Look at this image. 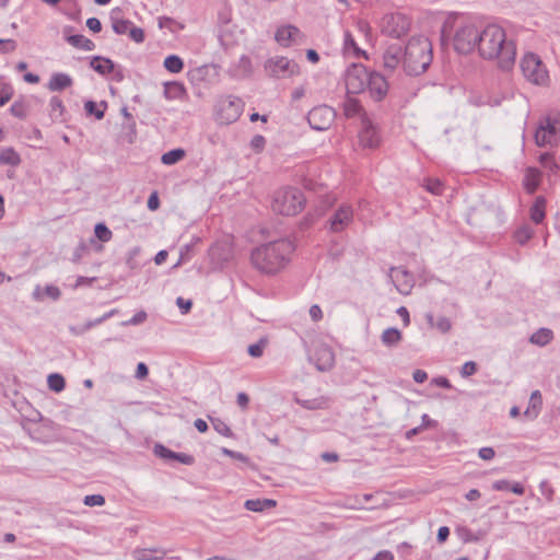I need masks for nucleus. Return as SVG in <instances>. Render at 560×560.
Masks as SVG:
<instances>
[{"instance_id":"nucleus-1","label":"nucleus","mask_w":560,"mask_h":560,"mask_svg":"<svg viewBox=\"0 0 560 560\" xmlns=\"http://www.w3.org/2000/svg\"><path fill=\"white\" fill-rule=\"evenodd\" d=\"M478 52L486 60H497L503 70H510L516 59V47L508 38L504 28L498 24H488L481 31Z\"/></svg>"},{"instance_id":"nucleus-2","label":"nucleus","mask_w":560,"mask_h":560,"mask_svg":"<svg viewBox=\"0 0 560 560\" xmlns=\"http://www.w3.org/2000/svg\"><path fill=\"white\" fill-rule=\"evenodd\" d=\"M294 250L295 245L292 241L280 238L254 248L250 261L258 271L275 275L288 266Z\"/></svg>"},{"instance_id":"nucleus-3","label":"nucleus","mask_w":560,"mask_h":560,"mask_svg":"<svg viewBox=\"0 0 560 560\" xmlns=\"http://www.w3.org/2000/svg\"><path fill=\"white\" fill-rule=\"evenodd\" d=\"M433 59L432 44L423 36L411 37L404 49L402 68L408 75H420Z\"/></svg>"},{"instance_id":"nucleus-4","label":"nucleus","mask_w":560,"mask_h":560,"mask_svg":"<svg viewBox=\"0 0 560 560\" xmlns=\"http://www.w3.org/2000/svg\"><path fill=\"white\" fill-rule=\"evenodd\" d=\"M482 28L469 20H459L454 24L452 44L458 54H470L478 49Z\"/></svg>"},{"instance_id":"nucleus-5","label":"nucleus","mask_w":560,"mask_h":560,"mask_svg":"<svg viewBox=\"0 0 560 560\" xmlns=\"http://www.w3.org/2000/svg\"><path fill=\"white\" fill-rule=\"evenodd\" d=\"M305 205L304 194L298 188H281L273 194L271 209L281 215H295Z\"/></svg>"},{"instance_id":"nucleus-6","label":"nucleus","mask_w":560,"mask_h":560,"mask_svg":"<svg viewBox=\"0 0 560 560\" xmlns=\"http://www.w3.org/2000/svg\"><path fill=\"white\" fill-rule=\"evenodd\" d=\"M523 75L529 82L536 85H546L549 81V74L546 66L538 55L526 52L521 60Z\"/></svg>"},{"instance_id":"nucleus-7","label":"nucleus","mask_w":560,"mask_h":560,"mask_svg":"<svg viewBox=\"0 0 560 560\" xmlns=\"http://www.w3.org/2000/svg\"><path fill=\"white\" fill-rule=\"evenodd\" d=\"M244 103L238 97L229 96L218 102L215 107L217 120L222 125L236 121L242 115Z\"/></svg>"},{"instance_id":"nucleus-8","label":"nucleus","mask_w":560,"mask_h":560,"mask_svg":"<svg viewBox=\"0 0 560 560\" xmlns=\"http://www.w3.org/2000/svg\"><path fill=\"white\" fill-rule=\"evenodd\" d=\"M370 72L361 63H352L345 73V83L348 94H359L366 89Z\"/></svg>"},{"instance_id":"nucleus-9","label":"nucleus","mask_w":560,"mask_h":560,"mask_svg":"<svg viewBox=\"0 0 560 560\" xmlns=\"http://www.w3.org/2000/svg\"><path fill=\"white\" fill-rule=\"evenodd\" d=\"M265 71L271 78L284 79L299 74L300 68L293 60L277 56L265 62Z\"/></svg>"},{"instance_id":"nucleus-10","label":"nucleus","mask_w":560,"mask_h":560,"mask_svg":"<svg viewBox=\"0 0 560 560\" xmlns=\"http://www.w3.org/2000/svg\"><path fill=\"white\" fill-rule=\"evenodd\" d=\"M537 145H557L560 142V118L547 117L535 133Z\"/></svg>"},{"instance_id":"nucleus-11","label":"nucleus","mask_w":560,"mask_h":560,"mask_svg":"<svg viewBox=\"0 0 560 560\" xmlns=\"http://www.w3.org/2000/svg\"><path fill=\"white\" fill-rule=\"evenodd\" d=\"M110 22L113 31L118 35L129 34V37L137 44L144 42V31L141 27L135 26L129 20L121 18V10L116 8L110 12Z\"/></svg>"},{"instance_id":"nucleus-12","label":"nucleus","mask_w":560,"mask_h":560,"mask_svg":"<svg viewBox=\"0 0 560 560\" xmlns=\"http://www.w3.org/2000/svg\"><path fill=\"white\" fill-rule=\"evenodd\" d=\"M336 118L332 107L320 105L312 108L307 115V121L312 129L324 131L329 129Z\"/></svg>"},{"instance_id":"nucleus-13","label":"nucleus","mask_w":560,"mask_h":560,"mask_svg":"<svg viewBox=\"0 0 560 560\" xmlns=\"http://www.w3.org/2000/svg\"><path fill=\"white\" fill-rule=\"evenodd\" d=\"M409 27L410 22L407 16L401 13H393L384 18L382 31L393 38H400L408 33Z\"/></svg>"},{"instance_id":"nucleus-14","label":"nucleus","mask_w":560,"mask_h":560,"mask_svg":"<svg viewBox=\"0 0 560 560\" xmlns=\"http://www.w3.org/2000/svg\"><path fill=\"white\" fill-rule=\"evenodd\" d=\"M353 222V209L350 205H340L330 219L327 221V228L332 233L345 231Z\"/></svg>"},{"instance_id":"nucleus-15","label":"nucleus","mask_w":560,"mask_h":560,"mask_svg":"<svg viewBox=\"0 0 560 560\" xmlns=\"http://www.w3.org/2000/svg\"><path fill=\"white\" fill-rule=\"evenodd\" d=\"M358 137L359 143L363 148L375 149L381 143L378 130L365 113L361 117V129Z\"/></svg>"},{"instance_id":"nucleus-16","label":"nucleus","mask_w":560,"mask_h":560,"mask_svg":"<svg viewBox=\"0 0 560 560\" xmlns=\"http://www.w3.org/2000/svg\"><path fill=\"white\" fill-rule=\"evenodd\" d=\"M308 359L318 371H328L334 366L335 355L332 350L325 343H316L310 351Z\"/></svg>"},{"instance_id":"nucleus-17","label":"nucleus","mask_w":560,"mask_h":560,"mask_svg":"<svg viewBox=\"0 0 560 560\" xmlns=\"http://www.w3.org/2000/svg\"><path fill=\"white\" fill-rule=\"evenodd\" d=\"M390 278L399 293L407 295L411 292L413 288V278L407 270L400 267L393 268Z\"/></svg>"},{"instance_id":"nucleus-18","label":"nucleus","mask_w":560,"mask_h":560,"mask_svg":"<svg viewBox=\"0 0 560 560\" xmlns=\"http://www.w3.org/2000/svg\"><path fill=\"white\" fill-rule=\"evenodd\" d=\"M366 89L375 101H381L385 97L388 91V84L385 78L378 72H371Z\"/></svg>"},{"instance_id":"nucleus-19","label":"nucleus","mask_w":560,"mask_h":560,"mask_svg":"<svg viewBox=\"0 0 560 560\" xmlns=\"http://www.w3.org/2000/svg\"><path fill=\"white\" fill-rule=\"evenodd\" d=\"M275 37L281 46L288 47L292 44L300 43L303 35L296 26L284 25L277 30Z\"/></svg>"},{"instance_id":"nucleus-20","label":"nucleus","mask_w":560,"mask_h":560,"mask_svg":"<svg viewBox=\"0 0 560 560\" xmlns=\"http://www.w3.org/2000/svg\"><path fill=\"white\" fill-rule=\"evenodd\" d=\"M404 49L399 45H390L383 54L384 68L390 72L396 70L398 66H402Z\"/></svg>"},{"instance_id":"nucleus-21","label":"nucleus","mask_w":560,"mask_h":560,"mask_svg":"<svg viewBox=\"0 0 560 560\" xmlns=\"http://www.w3.org/2000/svg\"><path fill=\"white\" fill-rule=\"evenodd\" d=\"M154 453L164 459H174L184 465H192L195 462L194 456L185 454V453L173 452L170 448H167L161 444L155 445Z\"/></svg>"},{"instance_id":"nucleus-22","label":"nucleus","mask_w":560,"mask_h":560,"mask_svg":"<svg viewBox=\"0 0 560 560\" xmlns=\"http://www.w3.org/2000/svg\"><path fill=\"white\" fill-rule=\"evenodd\" d=\"M166 556V551L162 548H136L132 557L136 560H162Z\"/></svg>"},{"instance_id":"nucleus-23","label":"nucleus","mask_w":560,"mask_h":560,"mask_svg":"<svg viewBox=\"0 0 560 560\" xmlns=\"http://www.w3.org/2000/svg\"><path fill=\"white\" fill-rule=\"evenodd\" d=\"M542 406V397L539 390H534L530 394L528 406L524 411V416L530 420H534L540 413Z\"/></svg>"},{"instance_id":"nucleus-24","label":"nucleus","mask_w":560,"mask_h":560,"mask_svg":"<svg viewBox=\"0 0 560 560\" xmlns=\"http://www.w3.org/2000/svg\"><path fill=\"white\" fill-rule=\"evenodd\" d=\"M72 85V79L69 74L58 72L50 77L48 89L52 92L62 91Z\"/></svg>"},{"instance_id":"nucleus-25","label":"nucleus","mask_w":560,"mask_h":560,"mask_svg":"<svg viewBox=\"0 0 560 560\" xmlns=\"http://www.w3.org/2000/svg\"><path fill=\"white\" fill-rule=\"evenodd\" d=\"M427 323L431 328L439 330L441 334H447L452 329V322L445 316L434 317L433 314L425 315Z\"/></svg>"},{"instance_id":"nucleus-26","label":"nucleus","mask_w":560,"mask_h":560,"mask_svg":"<svg viewBox=\"0 0 560 560\" xmlns=\"http://www.w3.org/2000/svg\"><path fill=\"white\" fill-rule=\"evenodd\" d=\"M295 402L307 410L326 409L329 406V399L325 396H318L311 399L295 398Z\"/></svg>"},{"instance_id":"nucleus-27","label":"nucleus","mask_w":560,"mask_h":560,"mask_svg":"<svg viewBox=\"0 0 560 560\" xmlns=\"http://www.w3.org/2000/svg\"><path fill=\"white\" fill-rule=\"evenodd\" d=\"M343 52L347 55V56H353L355 58H359V57H364L366 58V52L364 50H362L358 44L355 43L353 36L349 33V32H346L345 33V38H343Z\"/></svg>"},{"instance_id":"nucleus-28","label":"nucleus","mask_w":560,"mask_h":560,"mask_svg":"<svg viewBox=\"0 0 560 560\" xmlns=\"http://www.w3.org/2000/svg\"><path fill=\"white\" fill-rule=\"evenodd\" d=\"M276 505L277 502L272 499H249L244 503L245 509L253 512H262L267 509H272Z\"/></svg>"},{"instance_id":"nucleus-29","label":"nucleus","mask_w":560,"mask_h":560,"mask_svg":"<svg viewBox=\"0 0 560 560\" xmlns=\"http://www.w3.org/2000/svg\"><path fill=\"white\" fill-rule=\"evenodd\" d=\"M90 66L94 71L103 75L113 72L115 68V65L110 59L100 56L93 57Z\"/></svg>"},{"instance_id":"nucleus-30","label":"nucleus","mask_w":560,"mask_h":560,"mask_svg":"<svg viewBox=\"0 0 560 560\" xmlns=\"http://www.w3.org/2000/svg\"><path fill=\"white\" fill-rule=\"evenodd\" d=\"M540 172L536 168H527L524 177V187L528 194H534L540 184Z\"/></svg>"},{"instance_id":"nucleus-31","label":"nucleus","mask_w":560,"mask_h":560,"mask_svg":"<svg viewBox=\"0 0 560 560\" xmlns=\"http://www.w3.org/2000/svg\"><path fill=\"white\" fill-rule=\"evenodd\" d=\"M21 161L20 154L12 147L0 149V164L18 166Z\"/></svg>"},{"instance_id":"nucleus-32","label":"nucleus","mask_w":560,"mask_h":560,"mask_svg":"<svg viewBox=\"0 0 560 560\" xmlns=\"http://www.w3.org/2000/svg\"><path fill=\"white\" fill-rule=\"evenodd\" d=\"M342 109H343V115L347 118H353V117L359 116V115L362 117V115H363V114H361L362 113V106H361L360 102L357 98H353V97H350V96H348L343 101Z\"/></svg>"},{"instance_id":"nucleus-33","label":"nucleus","mask_w":560,"mask_h":560,"mask_svg":"<svg viewBox=\"0 0 560 560\" xmlns=\"http://www.w3.org/2000/svg\"><path fill=\"white\" fill-rule=\"evenodd\" d=\"M546 201L544 197H537L534 205L530 207V219L536 224H539L545 219Z\"/></svg>"},{"instance_id":"nucleus-34","label":"nucleus","mask_w":560,"mask_h":560,"mask_svg":"<svg viewBox=\"0 0 560 560\" xmlns=\"http://www.w3.org/2000/svg\"><path fill=\"white\" fill-rule=\"evenodd\" d=\"M553 339V332L549 328H539L537 331H535L530 338L529 341L537 346H546Z\"/></svg>"},{"instance_id":"nucleus-35","label":"nucleus","mask_w":560,"mask_h":560,"mask_svg":"<svg viewBox=\"0 0 560 560\" xmlns=\"http://www.w3.org/2000/svg\"><path fill=\"white\" fill-rule=\"evenodd\" d=\"M67 42L75 48L91 51L95 48V44L83 35H71L67 38Z\"/></svg>"},{"instance_id":"nucleus-36","label":"nucleus","mask_w":560,"mask_h":560,"mask_svg":"<svg viewBox=\"0 0 560 560\" xmlns=\"http://www.w3.org/2000/svg\"><path fill=\"white\" fill-rule=\"evenodd\" d=\"M185 94V88L182 83L171 82L165 83L164 96L167 100L179 98Z\"/></svg>"},{"instance_id":"nucleus-37","label":"nucleus","mask_w":560,"mask_h":560,"mask_svg":"<svg viewBox=\"0 0 560 560\" xmlns=\"http://www.w3.org/2000/svg\"><path fill=\"white\" fill-rule=\"evenodd\" d=\"M382 342L385 346H396L401 340V332L396 328H387L382 334Z\"/></svg>"},{"instance_id":"nucleus-38","label":"nucleus","mask_w":560,"mask_h":560,"mask_svg":"<svg viewBox=\"0 0 560 560\" xmlns=\"http://www.w3.org/2000/svg\"><path fill=\"white\" fill-rule=\"evenodd\" d=\"M107 107L106 102H101L100 107H97L96 103L93 101H88L84 104V109L89 115L95 116L96 119H102L105 115V109Z\"/></svg>"},{"instance_id":"nucleus-39","label":"nucleus","mask_w":560,"mask_h":560,"mask_svg":"<svg viewBox=\"0 0 560 560\" xmlns=\"http://www.w3.org/2000/svg\"><path fill=\"white\" fill-rule=\"evenodd\" d=\"M164 67L172 73H179L184 68V62L178 56L171 55L164 59Z\"/></svg>"},{"instance_id":"nucleus-40","label":"nucleus","mask_w":560,"mask_h":560,"mask_svg":"<svg viewBox=\"0 0 560 560\" xmlns=\"http://www.w3.org/2000/svg\"><path fill=\"white\" fill-rule=\"evenodd\" d=\"M185 156V151L183 149H174L168 152H165L161 161L165 165H173L179 162Z\"/></svg>"},{"instance_id":"nucleus-41","label":"nucleus","mask_w":560,"mask_h":560,"mask_svg":"<svg viewBox=\"0 0 560 560\" xmlns=\"http://www.w3.org/2000/svg\"><path fill=\"white\" fill-rule=\"evenodd\" d=\"M47 383H48L49 389H51L56 393L61 392L66 386L63 376L60 374H57V373L50 374L47 378Z\"/></svg>"},{"instance_id":"nucleus-42","label":"nucleus","mask_w":560,"mask_h":560,"mask_svg":"<svg viewBox=\"0 0 560 560\" xmlns=\"http://www.w3.org/2000/svg\"><path fill=\"white\" fill-rule=\"evenodd\" d=\"M533 235H534L533 229L528 225H523L516 230L514 237L518 244L523 245L527 241H529L533 237Z\"/></svg>"},{"instance_id":"nucleus-43","label":"nucleus","mask_w":560,"mask_h":560,"mask_svg":"<svg viewBox=\"0 0 560 560\" xmlns=\"http://www.w3.org/2000/svg\"><path fill=\"white\" fill-rule=\"evenodd\" d=\"M49 107H50V116L52 118H59L62 116L63 113V103L60 97L52 96L49 101Z\"/></svg>"},{"instance_id":"nucleus-44","label":"nucleus","mask_w":560,"mask_h":560,"mask_svg":"<svg viewBox=\"0 0 560 560\" xmlns=\"http://www.w3.org/2000/svg\"><path fill=\"white\" fill-rule=\"evenodd\" d=\"M94 232L95 236L103 243L109 242L113 237L112 231L104 223H97Z\"/></svg>"},{"instance_id":"nucleus-45","label":"nucleus","mask_w":560,"mask_h":560,"mask_svg":"<svg viewBox=\"0 0 560 560\" xmlns=\"http://www.w3.org/2000/svg\"><path fill=\"white\" fill-rule=\"evenodd\" d=\"M267 343V339L261 338L258 342L249 345L247 348L248 354L253 358H260L264 354Z\"/></svg>"},{"instance_id":"nucleus-46","label":"nucleus","mask_w":560,"mask_h":560,"mask_svg":"<svg viewBox=\"0 0 560 560\" xmlns=\"http://www.w3.org/2000/svg\"><path fill=\"white\" fill-rule=\"evenodd\" d=\"M424 187L428 191L436 196L442 195L444 190L443 184L436 178H428L425 180Z\"/></svg>"},{"instance_id":"nucleus-47","label":"nucleus","mask_w":560,"mask_h":560,"mask_svg":"<svg viewBox=\"0 0 560 560\" xmlns=\"http://www.w3.org/2000/svg\"><path fill=\"white\" fill-rule=\"evenodd\" d=\"M83 503L88 506H102L105 504V498L102 494L85 495Z\"/></svg>"},{"instance_id":"nucleus-48","label":"nucleus","mask_w":560,"mask_h":560,"mask_svg":"<svg viewBox=\"0 0 560 560\" xmlns=\"http://www.w3.org/2000/svg\"><path fill=\"white\" fill-rule=\"evenodd\" d=\"M539 161L545 168H548L552 173H555L558 168V165L553 161L552 155L549 153L541 154Z\"/></svg>"},{"instance_id":"nucleus-49","label":"nucleus","mask_w":560,"mask_h":560,"mask_svg":"<svg viewBox=\"0 0 560 560\" xmlns=\"http://www.w3.org/2000/svg\"><path fill=\"white\" fill-rule=\"evenodd\" d=\"M147 319V313L144 311H140L137 314H135L130 319L122 322V326H129V325H139L143 323Z\"/></svg>"},{"instance_id":"nucleus-50","label":"nucleus","mask_w":560,"mask_h":560,"mask_svg":"<svg viewBox=\"0 0 560 560\" xmlns=\"http://www.w3.org/2000/svg\"><path fill=\"white\" fill-rule=\"evenodd\" d=\"M265 144H266V140L260 135L254 136L253 139L250 140V147L256 152L262 151V149L265 148Z\"/></svg>"},{"instance_id":"nucleus-51","label":"nucleus","mask_w":560,"mask_h":560,"mask_svg":"<svg viewBox=\"0 0 560 560\" xmlns=\"http://www.w3.org/2000/svg\"><path fill=\"white\" fill-rule=\"evenodd\" d=\"M477 372V364L472 361H468L464 363L462 366L460 374L463 377H468L474 375Z\"/></svg>"},{"instance_id":"nucleus-52","label":"nucleus","mask_w":560,"mask_h":560,"mask_svg":"<svg viewBox=\"0 0 560 560\" xmlns=\"http://www.w3.org/2000/svg\"><path fill=\"white\" fill-rule=\"evenodd\" d=\"M16 43L13 39H0V51L11 52L15 50Z\"/></svg>"},{"instance_id":"nucleus-53","label":"nucleus","mask_w":560,"mask_h":560,"mask_svg":"<svg viewBox=\"0 0 560 560\" xmlns=\"http://www.w3.org/2000/svg\"><path fill=\"white\" fill-rule=\"evenodd\" d=\"M222 453L243 463H248V457L240 452H235L229 448L223 447Z\"/></svg>"},{"instance_id":"nucleus-54","label":"nucleus","mask_w":560,"mask_h":560,"mask_svg":"<svg viewBox=\"0 0 560 560\" xmlns=\"http://www.w3.org/2000/svg\"><path fill=\"white\" fill-rule=\"evenodd\" d=\"M213 427H214L215 431L219 432L223 436L232 435L231 429L222 421L218 420L215 423H213Z\"/></svg>"},{"instance_id":"nucleus-55","label":"nucleus","mask_w":560,"mask_h":560,"mask_svg":"<svg viewBox=\"0 0 560 560\" xmlns=\"http://www.w3.org/2000/svg\"><path fill=\"white\" fill-rule=\"evenodd\" d=\"M86 26L90 31L98 33L102 30V23L97 18H90L86 20Z\"/></svg>"},{"instance_id":"nucleus-56","label":"nucleus","mask_w":560,"mask_h":560,"mask_svg":"<svg viewBox=\"0 0 560 560\" xmlns=\"http://www.w3.org/2000/svg\"><path fill=\"white\" fill-rule=\"evenodd\" d=\"M95 281H96L95 277L88 278V277L80 276L77 278L73 289H78L83 285H92Z\"/></svg>"},{"instance_id":"nucleus-57","label":"nucleus","mask_w":560,"mask_h":560,"mask_svg":"<svg viewBox=\"0 0 560 560\" xmlns=\"http://www.w3.org/2000/svg\"><path fill=\"white\" fill-rule=\"evenodd\" d=\"M478 454L479 457L483 460H490L495 455L494 450L492 447H481Z\"/></svg>"},{"instance_id":"nucleus-58","label":"nucleus","mask_w":560,"mask_h":560,"mask_svg":"<svg viewBox=\"0 0 560 560\" xmlns=\"http://www.w3.org/2000/svg\"><path fill=\"white\" fill-rule=\"evenodd\" d=\"M310 316L314 322H318L323 317V312L319 305L314 304L310 307Z\"/></svg>"},{"instance_id":"nucleus-59","label":"nucleus","mask_w":560,"mask_h":560,"mask_svg":"<svg viewBox=\"0 0 560 560\" xmlns=\"http://www.w3.org/2000/svg\"><path fill=\"white\" fill-rule=\"evenodd\" d=\"M176 304L182 310L183 313L189 312L192 305L190 300H184L183 298H177Z\"/></svg>"},{"instance_id":"nucleus-60","label":"nucleus","mask_w":560,"mask_h":560,"mask_svg":"<svg viewBox=\"0 0 560 560\" xmlns=\"http://www.w3.org/2000/svg\"><path fill=\"white\" fill-rule=\"evenodd\" d=\"M492 489L497 491L510 490V482L505 479L497 480L492 483Z\"/></svg>"},{"instance_id":"nucleus-61","label":"nucleus","mask_w":560,"mask_h":560,"mask_svg":"<svg viewBox=\"0 0 560 560\" xmlns=\"http://www.w3.org/2000/svg\"><path fill=\"white\" fill-rule=\"evenodd\" d=\"M45 292L52 300H58L60 296V290H59V288H57L55 285H46Z\"/></svg>"},{"instance_id":"nucleus-62","label":"nucleus","mask_w":560,"mask_h":560,"mask_svg":"<svg viewBox=\"0 0 560 560\" xmlns=\"http://www.w3.org/2000/svg\"><path fill=\"white\" fill-rule=\"evenodd\" d=\"M236 402L242 409H246L249 402V397L245 393H238Z\"/></svg>"},{"instance_id":"nucleus-63","label":"nucleus","mask_w":560,"mask_h":560,"mask_svg":"<svg viewBox=\"0 0 560 560\" xmlns=\"http://www.w3.org/2000/svg\"><path fill=\"white\" fill-rule=\"evenodd\" d=\"M160 207V200L158 198L156 192H153L148 199V208L152 211L156 210Z\"/></svg>"},{"instance_id":"nucleus-64","label":"nucleus","mask_w":560,"mask_h":560,"mask_svg":"<svg viewBox=\"0 0 560 560\" xmlns=\"http://www.w3.org/2000/svg\"><path fill=\"white\" fill-rule=\"evenodd\" d=\"M373 560H394V557L392 555V552L387 551V550H384V551H380L374 558Z\"/></svg>"}]
</instances>
